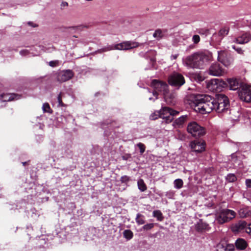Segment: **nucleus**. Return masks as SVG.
I'll return each instance as SVG.
<instances>
[{"label":"nucleus","instance_id":"nucleus-5","mask_svg":"<svg viewBox=\"0 0 251 251\" xmlns=\"http://www.w3.org/2000/svg\"><path fill=\"white\" fill-rule=\"evenodd\" d=\"M187 132L195 137H201L205 134V128L196 122L189 123L187 127Z\"/></svg>","mask_w":251,"mask_h":251},{"label":"nucleus","instance_id":"nucleus-20","mask_svg":"<svg viewBox=\"0 0 251 251\" xmlns=\"http://www.w3.org/2000/svg\"><path fill=\"white\" fill-rule=\"evenodd\" d=\"M188 119L187 115L180 116V117L176 119L173 123V126L175 128H181L182 127L184 123L186 122Z\"/></svg>","mask_w":251,"mask_h":251},{"label":"nucleus","instance_id":"nucleus-7","mask_svg":"<svg viewBox=\"0 0 251 251\" xmlns=\"http://www.w3.org/2000/svg\"><path fill=\"white\" fill-rule=\"evenodd\" d=\"M151 86L154 89L153 95L156 97L155 100L157 99L158 92H160L164 96H166L168 92V86L165 82L154 79L151 82Z\"/></svg>","mask_w":251,"mask_h":251},{"label":"nucleus","instance_id":"nucleus-29","mask_svg":"<svg viewBox=\"0 0 251 251\" xmlns=\"http://www.w3.org/2000/svg\"><path fill=\"white\" fill-rule=\"evenodd\" d=\"M135 220L136 223L139 225H143L145 222L144 216L139 213L137 214Z\"/></svg>","mask_w":251,"mask_h":251},{"label":"nucleus","instance_id":"nucleus-6","mask_svg":"<svg viewBox=\"0 0 251 251\" xmlns=\"http://www.w3.org/2000/svg\"><path fill=\"white\" fill-rule=\"evenodd\" d=\"M179 111L169 107H164L160 109V118L163 120L162 123L169 124L174 120V116L177 115Z\"/></svg>","mask_w":251,"mask_h":251},{"label":"nucleus","instance_id":"nucleus-39","mask_svg":"<svg viewBox=\"0 0 251 251\" xmlns=\"http://www.w3.org/2000/svg\"><path fill=\"white\" fill-rule=\"evenodd\" d=\"M200 41V37L198 35H194L192 37V41L194 44H198Z\"/></svg>","mask_w":251,"mask_h":251},{"label":"nucleus","instance_id":"nucleus-4","mask_svg":"<svg viewBox=\"0 0 251 251\" xmlns=\"http://www.w3.org/2000/svg\"><path fill=\"white\" fill-rule=\"evenodd\" d=\"M234 211L225 209L220 211L216 215V221L220 224L228 222L235 217Z\"/></svg>","mask_w":251,"mask_h":251},{"label":"nucleus","instance_id":"nucleus-48","mask_svg":"<svg viewBox=\"0 0 251 251\" xmlns=\"http://www.w3.org/2000/svg\"><path fill=\"white\" fill-rule=\"evenodd\" d=\"M49 64L50 66L54 67L55 66V62L54 61H50Z\"/></svg>","mask_w":251,"mask_h":251},{"label":"nucleus","instance_id":"nucleus-33","mask_svg":"<svg viewBox=\"0 0 251 251\" xmlns=\"http://www.w3.org/2000/svg\"><path fill=\"white\" fill-rule=\"evenodd\" d=\"M158 118H160V110L158 111H155L150 116V119L152 120H155Z\"/></svg>","mask_w":251,"mask_h":251},{"label":"nucleus","instance_id":"nucleus-38","mask_svg":"<svg viewBox=\"0 0 251 251\" xmlns=\"http://www.w3.org/2000/svg\"><path fill=\"white\" fill-rule=\"evenodd\" d=\"M130 180V177L127 176H124L121 177L120 181L122 183H127Z\"/></svg>","mask_w":251,"mask_h":251},{"label":"nucleus","instance_id":"nucleus-34","mask_svg":"<svg viewBox=\"0 0 251 251\" xmlns=\"http://www.w3.org/2000/svg\"><path fill=\"white\" fill-rule=\"evenodd\" d=\"M42 109L44 112L51 113L50 111V108L48 103H44L43 104Z\"/></svg>","mask_w":251,"mask_h":251},{"label":"nucleus","instance_id":"nucleus-21","mask_svg":"<svg viewBox=\"0 0 251 251\" xmlns=\"http://www.w3.org/2000/svg\"><path fill=\"white\" fill-rule=\"evenodd\" d=\"M238 214L241 218H250L251 217V209L248 207H242L239 210Z\"/></svg>","mask_w":251,"mask_h":251},{"label":"nucleus","instance_id":"nucleus-45","mask_svg":"<svg viewBox=\"0 0 251 251\" xmlns=\"http://www.w3.org/2000/svg\"><path fill=\"white\" fill-rule=\"evenodd\" d=\"M246 184L247 187L251 188V179H248L246 180Z\"/></svg>","mask_w":251,"mask_h":251},{"label":"nucleus","instance_id":"nucleus-40","mask_svg":"<svg viewBox=\"0 0 251 251\" xmlns=\"http://www.w3.org/2000/svg\"><path fill=\"white\" fill-rule=\"evenodd\" d=\"M57 101L58 102V106H64V104L62 102L61 94H60L57 97Z\"/></svg>","mask_w":251,"mask_h":251},{"label":"nucleus","instance_id":"nucleus-19","mask_svg":"<svg viewBox=\"0 0 251 251\" xmlns=\"http://www.w3.org/2000/svg\"><path fill=\"white\" fill-rule=\"evenodd\" d=\"M195 229L198 232H203L209 230L210 227L206 223L203 222L202 220H200L195 225Z\"/></svg>","mask_w":251,"mask_h":251},{"label":"nucleus","instance_id":"nucleus-10","mask_svg":"<svg viewBox=\"0 0 251 251\" xmlns=\"http://www.w3.org/2000/svg\"><path fill=\"white\" fill-rule=\"evenodd\" d=\"M168 81L171 85L180 87L184 84L185 79L181 74L174 73L169 76Z\"/></svg>","mask_w":251,"mask_h":251},{"label":"nucleus","instance_id":"nucleus-55","mask_svg":"<svg viewBox=\"0 0 251 251\" xmlns=\"http://www.w3.org/2000/svg\"><path fill=\"white\" fill-rule=\"evenodd\" d=\"M30 24H31V23H30V22H29V23H28V24H29V25H30Z\"/></svg>","mask_w":251,"mask_h":251},{"label":"nucleus","instance_id":"nucleus-54","mask_svg":"<svg viewBox=\"0 0 251 251\" xmlns=\"http://www.w3.org/2000/svg\"><path fill=\"white\" fill-rule=\"evenodd\" d=\"M65 5H68V3L66 2V3H65Z\"/></svg>","mask_w":251,"mask_h":251},{"label":"nucleus","instance_id":"nucleus-3","mask_svg":"<svg viewBox=\"0 0 251 251\" xmlns=\"http://www.w3.org/2000/svg\"><path fill=\"white\" fill-rule=\"evenodd\" d=\"M215 111L221 116L229 113V100L226 95L219 94L215 99Z\"/></svg>","mask_w":251,"mask_h":251},{"label":"nucleus","instance_id":"nucleus-28","mask_svg":"<svg viewBox=\"0 0 251 251\" xmlns=\"http://www.w3.org/2000/svg\"><path fill=\"white\" fill-rule=\"evenodd\" d=\"M174 187L176 189H181L183 185V182L181 179L178 178L175 180L174 182Z\"/></svg>","mask_w":251,"mask_h":251},{"label":"nucleus","instance_id":"nucleus-26","mask_svg":"<svg viewBox=\"0 0 251 251\" xmlns=\"http://www.w3.org/2000/svg\"><path fill=\"white\" fill-rule=\"evenodd\" d=\"M152 215L153 216L156 218L158 221H162L164 219L162 212L159 210L153 211Z\"/></svg>","mask_w":251,"mask_h":251},{"label":"nucleus","instance_id":"nucleus-9","mask_svg":"<svg viewBox=\"0 0 251 251\" xmlns=\"http://www.w3.org/2000/svg\"><path fill=\"white\" fill-rule=\"evenodd\" d=\"M238 96L244 101H251V86L247 84L243 85L241 89L238 91Z\"/></svg>","mask_w":251,"mask_h":251},{"label":"nucleus","instance_id":"nucleus-32","mask_svg":"<svg viewBox=\"0 0 251 251\" xmlns=\"http://www.w3.org/2000/svg\"><path fill=\"white\" fill-rule=\"evenodd\" d=\"M226 179L229 182H233L237 180V177L234 174H229L226 176Z\"/></svg>","mask_w":251,"mask_h":251},{"label":"nucleus","instance_id":"nucleus-25","mask_svg":"<svg viewBox=\"0 0 251 251\" xmlns=\"http://www.w3.org/2000/svg\"><path fill=\"white\" fill-rule=\"evenodd\" d=\"M137 185L141 192H145L147 189V187L143 179L141 178L138 180Z\"/></svg>","mask_w":251,"mask_h":251},{"label":"nucleus","instance_id":"nucleus-14","mask_svg":"<svg viewBox=\"0 0 251 251\" xmlns=\"http://www.w3.org/2000/svg\"><path fill=\"white\" fill-rule=\"evenodd\" d=\"M225 73L224 69L222 68L218 63L212 64L209 69V74L214 76H221Z\"/></svg>","mask_w":251,"mask_h":251},{"label":"nucleus","instance_id":"nucleus-15","mask_svg":"<svg viewBox=\"0 0 251 251\" xmlns=\"http://www.w3.org/2000/svg\"><path fill=\"white\" fill-rule=\"evenodd\" d=\"M247 223L244 221H240L239 222L233 224L231 229L232 231L235 233L239 232H246V228L247 227Z\"/></svg>","mask_w":251,"mask_h":251},{"label":"nucleus","instance_id":"nucleus-12","mask_svg":"<svg viewBox=\"0 0 251 251\" xmlns=\"http://www.w3.org/2000/svg\"><path fill=\"white\" fill-rule=\"evenodd\" d=\"M74 76V73L70 70L60 72L57 76V79L60 82H63L71 79Z\"/></svg>","mask_w":251,"mask_h":251},{"label":"nucleus","instance_id":"nucleus-43","mask_svg":"<svg viewBox=\"0 0 251 251\" xmlns=\"http://www.w3.org/2000/svg\"><path fill=\"white\" fill-rule=\"evenodd\" d=\"M234 250V247L232 245H227L226 249V251H233Z\"/></svg>","mask_w":251,"mask_h":251},{"label":"nucleus","instance_id":"nucleus-27","mask_svg":"<svg viewBox=\"0 0 251 251\" xmlns=\"http://www.w3.org/2000/svg\"><path fill=\"white\" fill-rule=\"evenodd\" d=\"M153 36L154 38L159 40L163 38L164 36V33L162 30L158 29L154 31L153 34Z\"/></svg>","mask_w":251,"mask_h":251},{"label":"nucleus","instance_id":"nucleus-47","mask_svg":"<svg viewBox=\"0 0 251 251\" xmlns=\"http://www.w3.org/2000/svg\"><path fill=\"white\" fill-rule=\"evenodd\" d=\"M197 78L199 81H201L203 80V77L201 76L200 75H197Z\"/></svg>","mask_w":251,"mask_h":251},{"label":"nucleus","instance_id":"nucleus-35","mask_svg":"<svg viewBox=\"0 0 251 251\" xmlns=\"http://www.w3.org/2000/svg\"><path fill=\"white\" fill-rule=\"evenodd\" d=\"M137 146L140 149V153L143 154L145 151V146L142 143H139L137 144Z\"/></svg>","mask_w":251,"mask_h":251},{"label":"nucleus","instance_id":"nucleus-17","mask_svg":"<svg viewBox=\"0 0 251 251\" xmlns=\"http://www.w3.org/2000/svg\"><path fill=\"white\" fill-rule=\"evenodd\" d=\"M227 82L229 84L230 89L232 90H236L238 88L241 89L242 86L246 84L241 83L239 80L235 78H227Z\"/></svg>","mask_w":251,"mask_h":251},{"label":"nucleus","instance_id":"nucleus-8","mask_svg":"<svg viewBox=\"0 0 251 251\" xmlns=\"http://www.w3.org/2000/svg\"><path fill=\"white\" fill-rule=\"evenodd\" d=\"M218 60L226 67H228L233 62V58L226 50H220L218 51Z\"/></svg>","mask_w":251,"mask_h":251},{"label":"nucleus","instance_id":"nucleus-52","mask_svg":"<svg viewBox=\"0 0 251 251\" xmlns=\"http://www.w3.org/2000/svg\"><path fill=\"white\" fill-rule=\"evenodd\" d=\"M26 162H23V165H25V164Z\"/></svg>","mask_w":251,"mask_h":251},{"label":"nucleus","instance_id":"nucleus-16","mask_svg":"<svg viewBox=\"0 0 251 251\" xmlns=\"http://www.w3.org/2000/svg\"><path fill=\"white\" fill-rule=\"evenodd\" d=\"M251 40V34L250 32H244L235 38L233 42L238 44H245Z\"/></svg>","mask_w":251,"mask_h":251},{"label":"nucleus","instance_id":"nucleus-2","mask_svg":"<svg viewBox=\"0 0 251 251\" xmlns=\"http://www.w3.org/2000/svg\"><path fill=\"white\" fill-rule=\"evenodd\" d=\"M210 54L202 52H195L183 58L182 63L188 68L200 69L210 60Z\"/></svg>","mask_w":251,"mask_h":251},{"label":"nucleus","instance_id":"nucleus-50","mask_svg":"<svg viewBox=\"0 0 251 251\" xmlns=\"http://www.w3.org/2000/svg\"><path fill=\"white\" fill-rule=\"evenodd\" d=\"M208 32V30H205V33H207V32Z\"/></svg>","mask_w":251,"mask_h":251},{"label":"nucleus","instance_id":"nucleus-13","mask_svg":"<svg viewBox=\"0 0 251 251\" xmlns=\"http://www.w3.org/2000/svg\"><path fill=\"white\" fill-rule=\"evenodd\" d=\"M190 146L193 151L199 153L205 150V143L203 141L195 140L191 143Z\"/></svg>","mask_w":251,"mask_h":251},{"label":"nucleus","instance_id":"nucleus-31","mask_svg":"<svg viewBox=\"0 0 251 251\" xmlns=\"http://www.w3.org/2000/svg\"><path fill=\"white\" fill-rule=\"evenodd\" d=\"M116 48V44L113 45H109V46H107L106 47H105L102 48L100 50V52H105V51H110V50H117V48Z\"/></svg>","mask_w":251,"mask_h":251},{"label":"nucleus","instance_id":"nucleus-23","mask_svg":"<svg viewBox=\"0 0 251 251\" xmlns=\"http://www.w3.org/2000/svg\"><path fill=\"white\" fill-rule=\"evenodd\" d=\"M235 246L238 249L244 250L247 246V243L244 239L239 238L236 241Z\"/></svg>","mask_w":251,"mask_h":251},{"label":"nucleus","instance_id":"nucleus-24","mask_svg":"<svg viewBox=\"0 0 251 251\" xmlns=\"http://www.w3.org/2000/svg\"><path fill=\"white\" fill-rule=\"evenodd\" d=\"M219 80L218 79H211L207 84V86L209 89L212 90H216L218 88V83Z\"/></svg>","mask_w":251,"mask_h":251},{"label":"nucleus","instance_id":"nucleus-37","mask_svg":"<svg viewBox=\"0 0 251 251\" xmlns=\"http://www.w3.org/2000/svg\"><path fill=\"white\" fill-rule=\"evenodd\" d=\"M232 48L240 54H244V50L241 48H236L235 46H232Z\"/></svg>","mask_w":251,"mask_h":251},{"label":"nucleus","instance_id":"nucleus-46","mask_svg":"<svg viewBox=\"0 0 251 251\" xmlns=\"http://www.w3.org/2000/svg\"><path fill=\"white\" fill-rule=\"evenodd\" d=\"M178 56V54H173L171 56V59L172 60L176 59L177 58Z\"/></svg>","mask_w":251,"mask_h":251},{"label":"nucleus","instance_id":"nucleus-51","mask_svg":"<svg viewBox=\"0 0 251 251\" xmlns=\"http://www.w3.org/2000/svg\"><path fill=\"white\" fill-rule=\"evenodd\" d=\"M201 30H200V31H199V33L200 34H201Z\"/></svg>","mask_w":251,"mask_h":251},{"label":"nucleus","instance_id":"nucleus-1","mask_svg":"<svg viewBox=\"0 0 251 251\" xmlns=\"http://www.w3.org/2000/svg\"><path fill=\"white\" fill-rule=\"evenodd\" d=\"M191 100L196 111L204 114L209 113L215 108L214 98L206 95H193L191 96Z\"/></svg>","mask_w":251,"mask_h":251},{"label":"nucleus","instance_id":"nucleus-41","mask_svg":"<svg viewBox=\"0 0 251 251\" xmlns=\"http://www.w3.org/2000/svg\"><path fill=\"white\" fill-rule=\"evenodd\" d=\"M246 233L251 237V223L248 225L246 228Z\"/></svg>","mask_w":251,"mask_h":251},{"label":"nucleus","instance_id":"nucleus-22","mask_svg":"<svg viewBox=\"0 0 251 251\" xmlns=\"http://www.w3.org/2000/svg\"><path fill=\"white\" fill-rule=\"evenodd\" d=\"M0 97V100L3 101H9L20 99V96L15 94H4Z\"/></svg>","mask_w":251,"mask_h":251},{"label":"nucleus","instance_id":"nucleus-36","mask_svg":"<svg viewBox=\"0 0 251 251\" xmlns=\"http://www.w3.org/2000/svg\"><path fill=\"white\" fill-rule=\"evenodd\" d=\"M153 226H154V224H153V223L147 224L143 226V228L144 230H150V229H151L152 228H153Z\"/></svg>","mask_w":251,"mask_h":251},{"label":"nucleus","instance_id":"nucleus-44","mask_svg":"<svg viewBox=\"0 0 251 251\" xmlns=\"http://www.w3.org/2000/svg\"><path fill=\"white\" fill-rule=\"evenodd\" d=\"M226 249L225 247L221 245H218L217 247L216 251H225Z\"/></svg>","mask_w":251,"mask_h":251},{"label":"nucleus","instance_id":"nucleus-49","mask_svg":"<svg viewBox=\"0 0 251 251\" xmlns=\"http://www.w3.org/2000/svg\"><path fill=\"white\" fill-rule=\"evenodd\" d=\"M149 100H154V99H152V98H150Z\"/></svg>","mask_w":251,"mask_h":251},{"label":"nucleus","instance_id":"nucleus-18","mask_svg":"<svg viewBox=\"0 0 251 251\" xmlns=\"http://www.w3.org/2000/svg\"><path fill=\"white\" fill-rule=\"evenodd\" d=\"M229 32V28L223 27L219 31L218 34H214L212 39L217 43H219L224 37L227 35Z\"/></svg>","mask_w":251,"mask_h":251},{"label":"nucleus","instance_id":"nucleus-53","mask_svg":"<svg viewBox=\"0 0 251 251\" xmlns=\"http://www.w3.org/2000/svg\"><path fill=\"white\" fill-rule=\"evenodd\" d=\"M65 5H68V3L66 2V3H65Z\"/></svg>","mask_w":251,"mask_h":251},{"label":"nucleus","instance_id":"nucleus-30","mask_svg":"<svg viewBox=\"0 0 251 251\" xmlns=\"http://www.w3.org/2000/svg\"><path fill=\"white\" fill-rule=\"evenodd\" d=\"M123 235L127 240H130L133 237V233L130 230L126 229L123 232Z\"/></svg>","mask_w":251,"mask_h":251},{"label":"nucleus","instance_id":"nucleus-11","mask_svg":"<svg viewBox=\"0 0 251 251\" xmlns=\"http://www.w3.org/2000/svg\"><path fill=\"white\" fill-rule=\"evenodd\" d=\"M139 44L138 42L132 41H126L116 44L117 50H129L139 47Z\"/></svg>","mask_w":251,"mask_h":251},{"label":"nucleus","instance_id":"nucleus-42","mask_svg":"<svg viewBox=\"0 0 251 251\" xmlns=\"http://www.w3.org/2000/svg\"><path fill=\"white\" fill-rule=\"evenodd\" d=\"M29 51L27 50H23L20 51V54L22 56H25L29 54Z\"/></svg>","mask_w":251,"mask_h":251}]
</instances>
